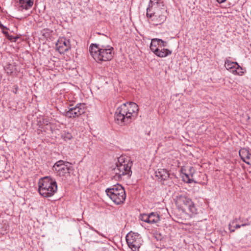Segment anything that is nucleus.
I'll return each instance as SVG.
<instances>
[{"label": "nucleus", "instance_id": "aec40b11", "mask_svg": "<svg viewBox=\"0 0 251 251\" xmlns=\"http://www.w3.org/2000/svg\"><path fill=\"white\" fill-rule=\"evenodd\" d=\"M182 179L183 180L186 182V183H191L192 181L191 178L193 177V175L191 174V175L187 174V173H184L182 175Z\"/></svg>", "mask_w": 251, "mask_h": 251}, {"label": "nucleus", "instance_id": "412c9836", "mask_svg": "<svg viewBox=\"0 0 251 251\" xmlns=\"http://www.w3.org/2000/svg\"><path fill=\"white\" fill-rule=\"evenodd\" d=\"M158 41L159 42V47L160 48H164L165 47H167V43L164 41H163L161 39H158Z\"/></svg>", "mask_w": 251, "mask_h": 251}, {"label": "nucleus", "instance_id": "2eb2a0df", "mask_svg": "<svg viewBox=\"0 0 251 251\" xmlns=\"http://www.w3.org/2000/svg\"><path fill=\"white\" fill-rule=\"evenodd\" d=\"M33 3L34 0H19L20 6L26 10L30 9Z\"/></svg>", "mask_w": 251, "mask_h": 251}, {"label": "nucleus", "instance_id": "ddd939ff", "mask_svg": "<svg viewBox=\"0 0 251 251\" xmlns=\"http://www.w3.org/2000/svg\"><path fill=\"white\" fill-rule=\"evenodd\" d=\"M239 154L245 163L251 166V151L246 148H242L240 150Z\"/></svg>", "mask_w": 251, "mask_h": 251}, {"label": "nucleus", "instance_id": "393cba45", "mask_svg": "<svg viewBox=\"0 0 251 251\" xmlns=\"http://www.w3.org/2000/svg\"><path fill=\"white\" fill-rule=\"evenodd\" d=\"M8 39L10 40H14V41H16V39L17 38H15L12 36H8Z\"/></svg>", "mask_w": 251, "mask_h": 251}, {"label": "nucleus", "instance_id": "cd10ccee", "mask_svg": "<svg viewBox=\"0 0 251 251\" xmlns=\"http://www.w3.org/2000/svg\"><path fill=\"white\" fill-rule=\"evenodd\" d=\"M3 34H5L6 36L8 35V33L6 31H3Z\"/></svg>", "mask_w": 251, "mask_h": 251}, {"label": "nucleus", "instance_id": "c85d7f7f", "mask_svg": "<svg viewBox=\"0 0 251 251\" xmlns=\"http://www.w3.org/2000/svg\"><path fill=\"white\" fill-rule=\"evenodd\" d=\"M234 230H235L234 229H231V230H230V231H231V232H234Z\"/></svg>", "mask_w": 251, "mask_h": 251}, {"label": "nucleus", "instance_id": "dca6fc26", "mask_svg": "<svg viewBox=\"0 0 251 251\" xmlns=\"http://www.w3.org/2000/svg\"><path fill=\"white\" fill-rule=\"evenodd\" d=\"M172 53V50H170L167 49H165L164 48H158L157 51H156L155 54L159 57L163 58L171 55Z\"/></svg>", "mask_w": 251, "mask_h": 251}, {"label": "nucleus", "instance_id": "f3484780", "mask_svg": "<svg viewBox=\"0 0 251 251\" xmlns=\"http://www.w3.org/2000/svg\"><path fill=\"white\" fill-rule=\"evenodd\" d=\"M159 44L157 38L152 39L150 45V49L154 53L157 51Z\"/></svg>", "mask_w": 251, "mask_h": 251}, {"label": "nucleus", "instance_id": "4be33fe9", "mask_svg": "<svg viewBox=\"0 0 251 251\" xmlns=\"http://www.w3.org/2000/svg\"><path fill=\"white\" fill-rule=\"evenodd\" d=\"M12 67L10 64H9L5 68V70L7 74H11L13 73V70L11 69Z\"/></svg>", "mask_w": 251, "mask_h": 251}, {"label": "nucleus", "instance_id": "4468645a", "mask_svg": "<svg viewBox=\"0 0 251 251\" xmlns=\"http://www.w3.org/2000/svg\"><path fill=\"white\" fill-rule=\"evenodd\" d=\"M155 176L161 180H165L169 177L170 174L169 172L165 169H158L155 172Z\"/></svg>", "mask_w": 251, "mask_h": 251}, {"label": "nucleus", "instance_id": "a211bd4d", "mask_svg": "<svg viewBox=\"0 0 251 251\" xmlns=\"http://www.w3.org/2000/svg\"><path fill=\"white\" fill-rule=\"evenodd\" d=\"M236 65H237V62H231L227 60L225 61V66L226 68L232 73L234 72Z\"/></svg>", "mask_w": 251, "mask_h": 251}, {"label": "nucleus", "instance_id": "9d476101", "mask_svg": "<svg viewBox=\"0 0 251 251\" xmlns=\"http://www.w3.org/2000/svg\"><path fill=\"white\" fill-rule=\"evenodd\" d=\"M85 104L84 103H78L75 107L70 108L65 112V115L68 118H74L79 116L85 112Z\"/></svg>", "mask_w": 251, "mask_h": 251}, {"label": "nucleus", "instance_id": "b1692460", "mask_svg": "<svg viewBox=\"0 0 251 251\" xmlns=\"http://www.w3.org/2000/svg\"><path fill=\"white\" fill-rule=\"evenodd\" d=\"M247 224H242L241 225H236L235 226V228L237 229V228H240V227L241 226H246Z\"/></svg>", "mask_w": 251, "mask_h": 251}, {"label": "nucleus", "instance_id": "a878e982", "mask_svg": "<svg viewBox=\"0 0 251 251\" xmlns=\"http://www.w3.org/2000/svg\"><path fill=\"white\" fill-rule=\"evenodd\" d=\"M0 28L1 29H6L7 28L5 26H4L3 25L1 24L0 22Z\"/></svg>", "mask_w": 251, "mask_h": 251}, {"label": "nucleus", "instance_id": "423d86ee", "mask_svg": "<svg viewBox=\"0 0 251 251\" xmlns=\"http://www.w3.org/2000/svg\"><path fill=\"white\" fill-rule=\"evenodd\" d=\"M176 203L178 208L188 214L197 213V208L192 200L185 195H180L176 198Z\"/></svg>", "mask_w": 251, "mask_h": 251}, {"label": "nucleus", "instance_id": "1a4fd4ad", "mask_svg": "<svg viewBox=\"0 0 251 251\" xmlns=\"http://www.w3.org/2000/svg\"><path fill=\"white\" fill-rule=\"evenodd\" d=\"M128 247L133 251H138L142 244L140 235L137 233L129 232L126 236Z\"/></svg>", "mask_w": 251, "mask_h": 251}, {"label": "nucleus", "instance_id": "bb28decb", "mask_svg": "<svg viewBox=\"0 0 251 251\" xmlns=\"http://www.w3.org/2000/svg\"><path fill=\"white\" fill-rule=\"evenodd\" d=\"M226 0H217V1L219 3H222L223 2H224L225 1H226Z\"/></svg>", "mask_w": 251, "mask_h": 251}, {"label": "nucleus", "instance_id": "20e7f679", "mask_svg": "<svg viewBox=\"0 0 251 251\" xmlns=\"http://www.w3.org/2000/svg\"><path fill=\"white\" fill-rule=\"evenodd\" d=\"M132 161L127 157L121 156L118 159L116 163V167L113 169L115 174L114 178L115 179H120L123 176L127 175L128 177L132 174L131 167L132 166Z\"/></svg>", "mask_w": 251, "mask_h": 251}, {"label": "nucleus", "instance_id": "f257e3e1", "mask_svg": "<svg viewBox=\"0 0 251 251\" xmlns=\"http://www.w3.org/2000/svg\"><path fill=\"white\" fill-rule=\"evenodd\" d=\"M138 106L133 102L123 103L118 107L115 113V121L121 126L130 123L138 115Z\"/></svg>", "mask_w": 251, "mask_h": 251}, {"label": "nucleus", "instance_id": "6ab92c4d", "mask_svg": "<svg viewBox=\"0 0 251 251\" xmlns=\"http://www.w3.org/2000/svg\"><path fill=\"white\" fill-rule=\"evenodd\" d=\"M244 72L243 71V68L237 63V65L235 66V69L234 70V72H233L232 74L241 75Z\"/></svg>", "mask_w": 251, "mask_h": 251}, {"label": "nucleus", "instance_id": "9b49d317", "mask_svg": "<svg viewBox=\"0 0 251 251\" xmlns=\"http://www.w3.org/2000/svg\"><path fill=\"white\" fill-rule=\"evenodd\" d=\"M140 219L150 224H156L160 221V217L157 213L151 212L150 214H142Z\"/></svg>", "mask_w": 251, "mask_h": 251}, {"label": "nucleus", "instance_id": "5701e85b", "mask_svg": "<svg viewBox=\"0 0 251 251\" xmlns=\"http://www.w3.org/2000/svg\"><path fill=\"white\" fill-rule=\"evenodd\" d=\"M72 138H73V136H72V134L70 133H67L64 136V138L65 140H71L72 139Z\"/></svg>", "mask_w": 251, "mask_h": 251}, {"label": "nucleus", "instance_id": "6e6552de", "mask_svg": "<svg viewBox=\"0 0 251 251\" xmlns=\"http://www.w3.org/2000/svg\"><path fill=\"white\" fill-rule=\"evenodd\" d=\"M52 170L57 176L61 177L69 176L73 168L70 163L60 160L54 164Z\"/></svg>", "mask_w": 251, "mask_h": 251}, {"label": "nucleus", "instance_id": "39448f33", "mask_svg": "<svg viewBox=\"0 0 251 251\" xmlns=\"http://www.w3.org/2000/svg\"><path fill=\"white\" fill-rule=\"evenodd\" d=\"M57 190V183L50 177H44L39 180L38 192L42 196L50 197L56 192Z\"/></svg>", "mask_w": 251, "mask_h": 251}, {"label": "nucleus", "instance_id": "f8f14e48", "mask_svg": "<svg viewBox=\"0 0 251 251\" xmlns=\"http://www.w3.org/2000/svg\"><path fill=\"white\" fill-rule=\"evenodd\" d=\"M56 48L60 53H64L71 49L69 40L64 38H59L56 44Z\"/></svg>", "mask_w": 251, "mask_h": 251}, {"label": "nucleus", "instance_id": "7ed1b4c3", "mask_svg": "<svg viewBox=\"0 0 251 251\" xmlns=\"http://www.w3.org/2000/svg\"><path fill=\"white\" fill-rule=\"evenodd\" d=\"M89 51L91 56L97 62L111 60L114 54V49L112 47L101 43L92 44Z\"/></svg>", "mask_w": 251, "mask_h": 251}, {"label": "nucleus", "instance_id": "0eeeda50", "mask_svg": "<svg viewBox=\"0 0 251 251\" xmlns=\"http://www.w3.org/2000/svg\"><path fill=\"white\" fill-rule=\"evenodd\" d=\"M107 195L116 204L124 203L126 198V192L124 188L120 184L113 186L105 190Z\"/></svg>", "mask_w": 251, "mask_h": 251}, {"label": "nucleus", "instance_id": "f03ea898", "mask_svg": "<svg viewBox=\"0 0 251 251\" xmlns=\"http://www.w3.org/2000/svg\"><path fill=\"white\" fill-rule=\"evenodd\" d=\"M167 9L162 0H150L147 9V16L154 24L163 23L167 18Z\"/></svg>", "mask_w": 251, "mask_h": 251}]
</instances>
